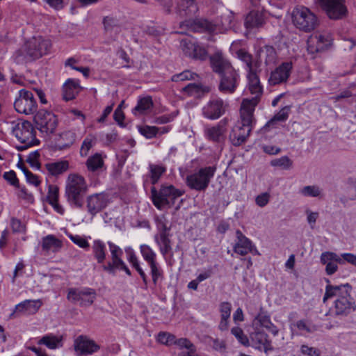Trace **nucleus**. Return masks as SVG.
<instances>
[{
    "mask_svg": "<svg viewBox=\"0 0 356 356\" xmlns=\"http://www.w3.org/2000/svg\"><path fill=\"white\" fill-rule=\"evenodd\" d=\"M246 65L249 68L248 75L249 90L254 95L251 99L246 98V127H250L246 134L247 137L256 122V120L253 117V111L260 101L263 93V87L258 75V73L260 72V70H258L259 65L258 63L253 64L252 56L248 53H246Z\"/></svg>",
    "mask_w": 356,
    "mask_h": 356,
    "instance_id": "nucleus-1",
    "label": "nucleus"
},
{
    "mask_svg": "<svg viewBox=\"0 0 356 356\" xmlns=\"http://www.w3.org/2000/svg\"><path fill=\"white\" fill-rule=\"evenodd\" d=\"M352 286L349 284L334 286L327 284L325 287L323 301L336 297L334 313L337 316H346L356 309L355 299L351 296Z\"/></svg>",
    "mask_w": 356,
    "mask_h": 356,
    "instance_id": "nucleus-2",
    "label": "nucleus"
},
{
    "mask_svg": "<svg viewBox=\"0 0 356 356\" xmlns=\"http://www.w3.org/2000/svg\"><path fill=\"white\" fill-rule=\"evenodd\" d=\"M211 63L214 72L220 76L219 89L225 93L233 92L238 84V75L229 62L220 54H215L211 58Z\"/></svg>",
    "mask_w": 356,
    "mask_h": 356,
    "instance_id": "nucleus-3",
    "label": "nucleus"
},
{
    "mask_svg": "<svg viewBox=\"0 0 356 356\" xmlns=\"http://www.w3.org/2000/svg\"><path fill=\"white\" fill-rule=\"evenodd\" d=\"M89 189L86 179L77 173H71L67 176L65 195L70 207L81 209L83 205V199Z\"/></svg>",
    "mask_w": 356,
    "mask_h": 356,
    "instance_id": "nucleus-4",
    "label": "nucleus"
},
{
    "mask_svg": "<svg viewBox=\"0 0 356 356\" xmlns=\"http://www.w3.org/2000/svg\"><path fill=\"white\" fill-rule=\"evenodd\" d=\"M151 193L154 205L160 210L166 207H171L174 205L175 200L183 195L181 191L172 185L162 186L159 191L152 187Z\"/></svg>",
    "mask_w": 356,
    "mask_h": 356,
    "instance_id": "nucleus-5",
    "label": "nucleus"
},
{
    "mask_svg": "<svg viewBox=\"0 0 356 356\" xmlns=\"http://www.w3.org/2000/svg\"><path fill=\"white\" fill-rule=\"evenodd\" d=\"M13 133L22 143L19 150H24L37 145L40 141L36 138L35 130L32 124L28 121L18 122L13 129Z\"/></svg>",
    "mask_w": 356,
    "mask_h": 356,
    "instance_id": "nucleus-6",
    "label": "nucleus"
},
{
    "mask_svg": "<svg viewBox=\"0 0 356 356\" xmlns=\"http://www.w3.org/2000/svg\"><path fill=\"white\" fill-rule=\"evenodd\" d=\"M293 23L305 32L313 31L318 25L317 17L307 7L296 6L292 13Z\"/></svg>",
    "mask_w": 356,
    "mask_h": 356,
    "instance_id": "nucleus-7",
    "label": "nucleus"
},
{
    "mask_svg": "<svg viewBox=\"0 0 356 356\" xmlns=\"http://www.w3.org/2000/svg\"><path fill=\"white\" fill-rule=\"evenodd\" d=\"M216 168L213 166L202 168L186 177L187 186L198 191H205L214 176Z\"/></svg>",
    "mask_w": 356,
    "mask_h": 356,
    "instance_id": "nucleus-8",
    "label": "nucleus"
},
{
    "mask_svg": "<svg viewBox=\"0 0 356 356\" xmlns=\"http://www.w3.org/2000/svg\"><path fill=\"white\" fill-rule=\"evenodd\" d=\"M51 47L49 40L41 36L33 37L24 44V51L33 59H37L48 54Z\"/></svg>",
    "mask_w": 356,
    "mask_h": 356,
    "instance_id": "nucleus-9",
    "label": "nucleus"
},
{
    "mask_svg": "<svg viewBox=\"0 0 356 356\" xmlns=\"http://www.w3.org/2000/svg\"><path fill=\"white\" fill-rule=\"evenodd\" d=\"M18 97L14 102V107L19 113L30 115L37 110V102L31 92L22 89L18 92Z\"/></svg>",
    "mask_w": 356,
    "mask_h": 356,
    "instance_id": "nucleus-10",
    "label": "nucleus"
},
{
    "mask_svg": "<svg viewBox=\"0 0 356 356\" xmlns=\"http://www.w3.org/2000/svg\"><path fill=\"white\" fill-rule=\"evenodd\" d=\"M325 11L329 18L332 19H342L347 17L348 9L345 0H317Z\"/></svg>",
    "mask_w": 356,
    "mask_h": 356,
    "instance_id": "nucleus-11",
    "label": "nucleus"
},
{
    "mask_svg": "<svg viewBox=\"0 0 356 356\" xmlns=\"http://www.w3.org/2000/svg\"><path fill=\"white\" fill-rule=\"evenodd\" d=\"M34 122L40 131L46 134L54 133L58 125L56 116L45 110H40L35 114Z\"/></svg>",
    "mask_w": 356,
    "mask_h": 356,
    "instance_id": "nucleus-12",
    "label": "nucleus"
},
{
    "mask_svg": "<svg viewBox=\"0 0 356 356\" xmlns=\"http://www.w3.org/2000/svg\"><path fill=\"white\" fill-rule=\"evenodd\" d=\"M76 356H88L99 351L100 346L86 335H79L74 341Z\"/></svg>",
    "mask_w": 356,
    "mask_h": 356,
    "instance_id": "nucleus-13",
    "label": "nucleus"
},
{
    "mask_svg": "<svg viewBox=\"0 0 356 356\" xmlns=\"http://www.w3.org/2000/svg\"><path fill=\"white\" fill-rule=\"evenodd\" d=\"M245 99H243L240 106V118L235 122L229 135L232 143L239 146L245 142Z\"/></svg>",
    "mask_w": 356,
    "mask_h": 356,
    "instance_id": "nucleus-14",
    "label": "nucleus"
},
{
    "mask_svg": "<svg viewBox=\"0 0 356 356\" xmlns=\"http://www.w3.org/2000/svg\"><path fill=\"white\" fill-rule=\"evenodd\" d=\"M96 296V292L92 289H70L67 299L74 302H79L81 306H89L93 303Z\"/></svg>",
    "mask_w": 356,
    "mask_h": 356,
    "instance_id": "nucleus-15",
    "label": "nucleus"
},
{
    "mask_svg": "<svg viewBox=\"0 0 356 356\" xmlns=\"http://www.w3.org/2000/svg\"><path fill=\"white\" fill-rule=\"evenodd\" d=\"M181 47L184 54L190 58L201 60L207 58V51L205 48L198 44L193 38L183 39Z\"/></svg>",
    "mask_w": 356,
    "mask_h": 356,
    "instance_id": "nucleus-16",
    "label": "nucleus"
},
{
    "mask_svg": "<svg viewBox=\"0 0 356 356\" xmlns=\"http://www.w3.org/2000/svg\"><path fill=\"white\" fill-rule=\"evenodd\" d=\"M252 9L246 15V35L249 29H258L264 24L263 8L260 6V0H250Z\"/></svg>",
    "mask_w": 356,
    "mask_h": 356,
    "instance_id": "nucleus-17",
    "label": "nucleus"
},
{
    "mask_svg": "<svg viewBox=\"0 0 356 356\" xmlns=\"http://www.w3.org/2000/svg\"><path fill=\"white\" fill-rule=\"evenodd\" d=\"M108 202V197L104 193L91 194L86 198L87 211L92 216H95L104 210Z\"/></svg>",
    "mask_w": 356,
    "mask_h": 356,
    "instance_id": "nucleus-18",
    "label": "nucleus"
},
{
    "mask_svg": "<svg viewBox=\"0 0 356 356\" xmlns=\"http://www.w3.org/2000/svg\"><path fill=\"white\" fill-rule=\"evenodd\" d=\"M251 346L259 350H264L265 353L273 349L268 334L259 330L251 332L249 339L246 337V346Z\"/></svg>",
    "mask_w": 356,
    "mask_h": 356,
    "instance_id": "nucleus-19",
    "label": "nucleus"
},
{
    "mask_svg": "<svg viewBox=\"0 0 356 356\" xmlns=\"http://www.w3.org/2000/svg\"><path fill=\"white\" fill-rule=\"evenodd\" d=\"M227 104L220 99L209 101L202 108L203 115L210 120H216L222 116L226 110Z\"/></svg>",
    "mask_w": 356,
    "mask_h": 356,
    "instance_id": "nucleus-20",
    "label": "nucleus"
},
{
    "mask_svg": "<svg viewBox=\"0 0 356 356\" xmlns=\"http://www.w3.org/2000/svg\"><path fill=\"white\" fill-rule=\"evenodd\" d=\"M293 64L291 62H283L270 74L269 82L271 85H277L286 82L290 76Z\"/></svg>",
    "mask_w": 356,
    "mask_h": 356,
    "instance_id": "nucleus-21",
    "label": "nucleus"
},
{
    "mask_svg": "<svg viewBox=\"0 0 356 356\" xmlns=\"http://www.w3.org/2000/svg\"><path fill=\"white\" fill-rule=\"evenodd\" d=\"M226 119H223L216 126L205 127L204 129V136L209 140L213 142H220L226 131Z\"/></svg>",
    "mask_w": 356,
    "mask_h": 356,
    "instance_id": "nucleus-22",
    "label": "nucleus"
},
{
    "mask_svg": "<svg viewBox=\"0 0 356 356\" xmlns=\"http://www.w3.org/2000/svg\"><path fill=\"white\" fill-rule=\"evenodd\" d=\"M40 300H26L15 306L14 313L22 314H31L36 313L42 306Z\"/></svg>",
    "mask_w": 356,
    "mask_h": 356,
    "instance_id": "nucleus-23",
    "label": "nucleus"
},
{
    "mask_svg": "<svg viewBox=\"0 0 356 356\" xmlns=\"http://www.w3.org/2000/svg\"><path fill=\"white\" fill-rule=\"evenodd\" d=\"M106 155L102 153H95L89 156L86 162L87 170L91 172H99L106 169L104 159Z\"/></svg>",
    "mask_w": 356,
    "mask_h": 356,
    "instance_id": "nucleus-24",
    "label": "nucleus"
},
{
    "mask_svg": "<svg viewBox=\"0 0 356 356\" xmlns=\"http://www.w3.org/2000/svg\"><path fill=\"white\" fill-rule=\"evenodd\" d=\"M62 246V241L54 235L49 234L42 238V249L46 254L57 252Z\"/></svg>",
    "mask_w": 356,
    "mask_h": 356,
    "instance_id": "nucleus-25",
    "label": "nucleus"
},
{
    "mask_svg": "<svg viewBox=\"0 0 356 356\" xmlns=\"http://www.w3.org/2000/svg\"><path fill=\"white\" fill-rule=\"evenodd\" d=\"M81 90L79 81L68 79L63 86V96L65 101H70L76 97Z\"/></svg>",
    "mask_w": 356,
    "mask_h": 356,
    "instance_id": "nucleus-26",
    "label": "nucleus"
},
{
    "mask_svg": "<svg viewBox=\"0 0 356 356\" xmlns=\"http://www.w3.org/2000/svg\"><path fill=\"white\" fill-rule=\"evenodd\" d=\"M76 140V134L72 131H65L59 135L56 145L59 149L70 147Z\"/></svg>",
    "mask_w": 356,
    "mask_h": 356,
    "instance_id": "nucleus-27",
    "label": "nucleus"
},
{
    "mask_svg": "<svg viewBox=\"0 0 356 356\" xmlns=\"http://www.w3.org/2000/svg\"><path fill=\"white\" fill-rule=\"evenodd\" d=\"M44 168L51 175L57 176L69 169V162L67 161H59L47 163L44 165Z\"/></svg>",
    "mask_w": 356,
    "mask_h": 356,
    "instance_id": "nucleus-28",
    "label": "nucleus"
},
{
    "mask_svg": "<svg viewBox=\"0 0 356 356\" xmlns=\"http://www.w3.org/2000/svg\"><path fill=\"white\" fill-rule=\"evenodd\" d=\"M169 236L168 232H159L154 236V241L159 246L160 252L163 255L167 254L171 250Z\"/></svg>",
    "mask_w": 356,
    "mask_h": 356,
    "instance_id": "nucleus-29",
    "label": "nucleus"
},
{
    "mask_svg": "<svg viewBox=\"0 0 356 356\" xmlns=\"http://www.w3.org/2000/svg\"><path fill=\"white\" fill-rule=\"evenodd\" d=\"M330 35H324L322 34L316 33L309 39L308 43L309 46L313 44H316V51H319L323 50L325 47H327L330 44Z\"/></svg>",
    "mask_w": 356,
    "mask_h": 356,
    "instance_id": "nucleus-30",
    "label": "nucleus"
},
{
    "mask_svg": "<svg viewBox=\"0 0 356 356\" xmlns=\"http://www.w3.org/2000/svg\"><path fill=\"white\" fill-rule=\"evenodd\" d=\"M231 311L232 305L229 302H224L220 305V312L221 316V320L218 325L220 330H227Z\"/></svg>",
    "mask_w": 356,
    "mask_h": 356,
    "instance_id": "nucleus-31",
    "label": "nucleus"
},
{
    "mask_svg": "<svg viewBox=\"0 0 356 356\" xmlns=\"http://www.w3.org/2000/svg\"><path fill=\"white\" fill-rule=\"evenodd\" d=\"M291 106H285L276 113L264 127V129L268 127H274L277 122H285L287 120L291 112Z\"/></svg>",
    "mask_w": 356,
    "mask_h": 356,
    "instance_id": "nucleus-32",
    "label": "nucleus"
},
{
    "mask_svg": "<svg viewBox=\"0 0 356 356\" xmlns=\"http://www.w3.org/2000/svg\"><path fill=\"white\" fill-rule=\"evenodd\" d=\"M94 257L98 264H103L106 255L105 243L100 240H95L92 246Z\"/></svg>",
    "mask_w": 356,
    "mask_h": 356,
    "instance_id": "nucleus-33",
    "label": "nucleus"
},
{
    "mask_svg": "<svg viewBox=\"0 0 356 356\" xmlns=\"http://www.w3.org/2000/svg\"><path fill=\"white\" fill-rule=\"evenodd\" d=\"M165 171L166 168L163 165L149 164V172L151 184L153 185L156 184Z\"/></svg>",
    "mask_w": 356,
    "mask_h": 356,
    "instance_id": "nucleus-34",
    "label": "nucleus"
},
{
    "mask_svg": "<svg viewBox=\"0 0 356 356\" xmlns=\"http://www.w3.org/2000/svg\"><path fill=\"white\" fill-rule=\"evenodd\" d=\"M153 107L152 99L149 96L144 97L138 99V104L134 108V113L138 112L140 114H145Z\"/></svg>",
    "mask_w": 356,
    "mask_h": 356,
    "instance_id": "nucleus-35",
    "label": "nucleus"
},
{
    "mask_svg": "<svg viewBox=\"0 0 356 356\" xmlns=\"http://www.w3.org/2000/svg\"><path fill=\"white\" fill-rule=\"evenodd\" d=\"M39 344H44L50 349H56L62 346V338L53 334H47L38 341Z\"/></svg>",
    "mask_w": 356,
    "mask_h": 356,
    "instance_id": "nucleus-36",
    "label": "nucleus"
},
{
    "mask_svg": "<svg viewBox=\"0 0 356 356\" xmlns=\"http://www.w3.org/2000/svg\"><path fill=\"white\" fill-rule=\"evenodd\" d=\"M97 143V138L95 136L89 134L83 140L79 154L81 157H86L88 156L90 150Z\"/></svg>",
    "mask_w": 356,
    "mask_h": 356,
    "instance_id": "nucleus-37",
    "label": "nucleus"
},
{
    "mask_svg": "<svg viewBox=\"0 0 356 356\" xmlns=\"http://www.w3.org/2000/svg\"><path fill=\"white\" fill-rule=\"evenodd\" d=\"M124 264L122 256L111 257V261L108 262L106 265H103L102 268L108 273L115 274L116 270L120 269Z\"/></svg>",
    "mask_w": 356,
    "mask_h": 356,
    "instance_id": "nucleus-38",
    "label": "nucleus"
},
{
    "mask_svg": "<svg viewBox=\"0 0 356 356\" xmlns=\"http://www.w3.org/2000/svg\"><path fill=\"white\" fill-rule=\"evenodd\" d=\"M140 253L144 260L148 265L156 263V254L155 252L147 245H141L140 247Z\"/></svg>",
    "mask_w": 356,
    "mask_h": 356,
    "instance_id": "nucleus-39",
    "label": "nucleus"
},
{
    "mask_svg": "<svg viewBox=\"0 0 356 356\" xmlns=\"http://www.w3.org/2000/svg\"><path fill=\"white\" fill-rule=\"evenodd\" d=\"M296 326L299 331L305 334H312L318 330V326L312 322L307 320H299L296 322Z\"/></svg>",
    "mask_w": 356,
    "mask_h": 356,
    "instance_id": "nucleus-40",
    "label": "nucleus"
},
{
    "mask_svg": "<svg viewBox=\"0 0 356 356\" xmlns=\"http://www.w3.org/2000/svg\"><path fill=\"white\" fill-rule=\"evenodd\" d=\"M182 91L187 96L195 97H200L204 92L202 86L197 83H189L183 88Z\"/></svg>",
    "mask_w": 356,
    "mask_h": 356,
    "instance_id": "nucleus-41",
    "label": "nucleus"
},
{
    "mask_svg": "<svg viewBox=\"0 0 356 356\" xmlns=\"http://www.w3.org/2000/svg\"><path fill=\"white\" fill-rule=\"evenodd\" d=\"M149 266L151 270L152 282L154 285H156L159 282H161L163 280V271L158 262L150 264Z\"/></svg>",
    "mask_w": 356,
    "mask_h": 356,
    "instance_id": "nucleus-42",
    "label": "nucleus"
},
{
    "mask_svg": "<svg viewBox=\"0 0 356 356\" xmlns=\"http://www.w3.org/2000/svg\"><path fill=\"white\" fill-rule=\"evenodd\" d=\"M244 44L242 40H237L232 42L230 47V51L232 54L237 56L242 61L245 60Z\"/></svg>",
    "mask_w": 356,
    "mask_h": 356,
    "instance_id": "nucleus-43",
    "label": "nucleus"
},
{
    "mask_svg": "<svg viewBox=\"0 0 356 356\" xmlns=\"http://www.w3.org/2000/svg\"><path fill=\"white\" fill-rule=\"evenodd\" d=\"M270 165L275 167H280L283 170H289L293 165V161L287 156H283L278 159H273Z\"/></svg>",
    "mask_w": 356,
    "mask_h": 356,
    "instance_id": "nucleus-44",
    "label": "nucleus"
},
{
    "mask_svg": "<svg viewBox=\"0 0 356 356\" xmlns=\"http://www.w3.org/2000/svg\"><path fill=\"white\" fill-rule=\"evenodd\" d=\"M333 261L338 262L340 264H343L342 259L335 253L325 252L321 254V262L323 264L327 265V264L332 263Z\"/></svg>",
    "mask_w": 356,
    "mask_h": 356,
    "instance_id": "nucleus-45",
    "label": "nucleus"
},
{
    "mask_svg": "<svg viewBox=\"0 0 356 356\" xmlns=\"http://www.w3.org/2000/svg\"><path fill=\"white\" fill-rule=\"evenodd\" d=\"M139 132L147 138L155 137L159 131V129L155 126L144 125L138 127Z\"/></svg>",
    "mask_w": 356,
    "mask_h": 356,
    "instance_id": "nucleus-46",
    "label": "nucleus"
},
{
    "mask_svg": "<svg viewBox=\"0 0 356 356\" xmlns=\"http://www.w3.org/2000/svg\"><path fill=\"white\" fill-rule=\"evenodd\" d=\"M300 193L305 197H318L321 190L317 186H307L300 190Z\"/></svg>",
    "mask_w": 356,
    "mask_h": 356,
    "instance_id": "nucleus-47",
    "label": "nucleus"
},
{
    "mask_svg": "<svg viewBox=\"0 0 356 356\" xmlns=\"http://www.w3.org/2000/svg\"><path fill=\"white\" fill-rule=\"evenodd\" d=\"M197 76V74L193 73L189 70H186L180 74L174 75L172 78V80L173 81H183L185 80L195 79V77Z\"/></svg>",
    "mask_w": 356,
    "mask_h": 356,
    "instance_id": "nucleus-48",
    "label": "nucleus"
},
{
    "mask_svg": "<svg viewBox=\"0 0 356 356\" xmlns=\"http://www.w3.org/2000/svg\"><path fill=\"white\" fill-rule=\"evenodd\" d=\"M175 336L168 333L161 332L158 334L157 341L163 344L170 346L175 342Z\"/></svg>",
    "mask_w": 356,
    "mask_h": 356,
    "instance_id": "nucleus-49",
    "label": "nucleus"
},
{
    "mask_svg": "<svg viewBox=\"0 0 356 356\" xmlns=\"http://www.w3.org/2000/svg\"><path fill=\"white\" fill-rule=\"evenodd\" d=\"M68 237L74 243H75L81 248L87 249L90 246L88 241L81 236L69 234Z\"/></svg>",
    "mask_w": 356,
    "mask_h": 356,
    "instance_id": "nucleus-50",
    "label": "nucleus"
},
{
    "mask_svg": "<svg viewBox=\"0 0 356 356\" xmlns=\"http://www.w3.org/2000/svg\"><path fill=\"white\" fill-rule=\"evenodd\" d=\"M300 353L307 356H320L321 355V351L319 349L309 346L305 344H302L300 346Z\"/></svg>",
    "mask_w": 356,
    "mask_h": 356,
    "instance_id": "nucleus-51",
    "label": "nucleus"
},
{
    "mask_svg": "<svg viewBox=\"0 0 356 356\" xmlns=\"http://www.w3.org/2000/svg\"><path fill=\"white\" fill-rule=\"evenodd\" d=\"M10 226L13 232L24 233L26 232V226L20 220L13 218L10 220Z\"/></svg>",
    "mask_w": 356,
    "mask_h": 356,
    "instance_id": "nucleus-52",
    "label": "nucleus"
},
{
    "mask_svg": "<svg viewBox=\"0 0 356 356\" xmlns=\"http://www.w3.org/2000/svg\"><path fill=\"white\" fill-rule=\"evenodd\" d=\"M24 173L25 175L27 182L29 184H33L35 186H38L40 184L41 181L39 177L32 173L30 170L28 169H24Z\"/></svg>",
    "mask_w": 356,
    "mask_h": 356,
    "instance_id": "nucleus-53",
    "label": "nucleus"
},
{
    "mask_svg": "<svg viewBox=\"0 0 356 356\" xmlns=\"http://www.w3.org/2000/svg\"><path fill=\"white\" fill-rule=\"evenodd\" d=\"M40 154L38 151L33 152L29 154L27 158V162L31 166L37 169L40 168V163L39 162Z\"/></svg>",
    "mask_w": 356,
    "mask_h": 356,
    "instance_id": "nucleus-54",
    "label": "nucleus"
},
{
    "mask_svg": "<svg viewBox=\"0 0 356 356\" xmlns=\"http://www.w3.org/2000/svg\"><path fill=\"white\" fill-rule=\"evenodd\" d=\"M47 201L49 204L58 201V188L56 186H49L47 194Z\"/></svg>",
    "mask_w": 356,
    "mask_h": 356,
    "instance_id": "nucleus-55",
    "label": "nucleus"
},
{
    "mask_svg": "<svg viewBox=\"0 0 356 356\" xmlns=\"http://www.w3.org/2000/svg\"><path fill=\"white\" fill-rule=\"evenodd\" d=\"M266 54V63H273L276 59V52L275 49L271 46H266L264 50Z\"/></svg>",
    "mask_w": 356,
    "mask_h": 356,
    "instance_id": "nucleus-56",
    "label": "nucleus"
},
{
    "mask_svg": "<svg viewBox=\"0 0 356 356\" xmlns=\"http://www.w3.org/2000/svg\"><path fill=\"white\" fill-rule=\"evenodd\" d=\"M236 234L239 241L234 246V252L236 254L243 256L245 254V245L244 242L241 238V237H243V234L241 233V232L237 231Z\"/></svg>",
    "mask_w": 356,
    "mask_h": 356,
    "instance_id": "nucleus-57",
    "label": "nucleus"
},
{
    "mask_svg": "<svg viewBox=\"0 0 356 356\" xmlns=\"http://www.w3.org/2000/svg\"><path fill=\"white\" fill-rule=\"evenodd\" d=\"M3 177L11 185L19 186V180L17 178L16 173L13 170L6 172Z\"/></svg>",
    "mask_w": 356,
    "mask_h": 356,
    "instance_id": "nucleus-58",
    "label": "nucleus"
},
{
    "mask_svg": "<svg viewBox=\"0 0 356 356\" xmlns=\"http://www.w3.org/2000/svg\"><path fill=\"white\" fill-rule=\"evenodd\" d=\"M18 191H17V195L19 198L25 200L26 201L31 202L33 201V195L28 191V190L24 186V187H19Z\"/></svg>",
    "mask_w": 356,
    "mask_h": 356,
    "instance_id": "nucleus-59",
    "label": "nucleus"
},
{
    "mask_svg": "<svg viewBox=\"0 0 356 356\" xmlns=\"http://www.w3.org/2000/svg\"><path fill=\"white\" fill-rule=\"evenodd\" d=\"M270 197V195L268 193H263L256 197V204L260 207H264L268 203Z\"/></svg>",
    "mask_w": 356,
    "mask_h": 356,
    "instance_id": "nucleus-60",
    "label": "nucleus"
},
{
    "mask_svg": "<svg viewBox=\"0 0 356 356\" xmlns=\"http://www.w3.org/2000/svg\"><path fill=\"white\" fill-rule=\"evenodd\" d=\"M156 225L159 232H169L170 228L168 227L167 222L164 216L157 218Z\"/></svg>",
    "mask_w": 356,
    "mask_h": 356,
    "instance_id": "nucleus-61",
    "label": "nucleus"
},
{
    "mask_svg": "<svg viewBox=\"0 0 356 356\" xmlns=\"http://www.w3.org/2000/svg\"><path fill=\"white\" fill-rule=\"evenodd\" d=\"M104 29L106 31H111L117 25V20L111 17H106L104 19Z\"/></svg>",
    "mask_w": 356,
    "mask_h": 356,
    "instance_id": "nucleus-62",
    "label": "nucleus"
},
{
    "mask_svg": "<svg viewBox=\"0 0 356 356\" xmlns=\"http://www.w3.org/2000/svg\"><path fill=\"white\" fill-rule=\"evenodd\" d=\"M231 332L233 335L235 336V337L238 340V341L242 343L245 344V339L243 338V331L241 328L238 327H234Z\"/></svg>",
    "mask_w": 356,
    "mask_h": 356,
    "instance_id": "nucleus-63",
    "label": "nucleus"
},
{
    "mask_svg": "<svg viewBox=\"0 0 356 356\" xmlns=\"http://www.w3.org/2000/svg\"><path fill=\"white\" fill-rule=\"evenodd\" d=\"M256 320H257L259 321V323H260V325L262 327H264L266 328H267L268 327L271 325V323H272V322L270 321V317L268 316L264 315V314H259L257 316Z\"/></svg>",
    "mask_w": 356,
    "mask_h": 356,
    "instance_id": "nucleus-64",
    "label": "nucleus"
}]
</instances>
